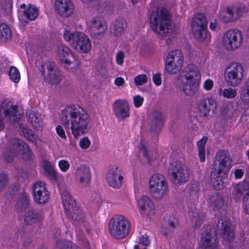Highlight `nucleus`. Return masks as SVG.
Here are the masks:
<instances>
[{"mask_svg": "<svg viewBox=\"0 0 249 249\" xmlns=\"http://www.w3.org/2000/svg\"><path fill=\"white\" fill-rule=\"evenodd\" d=\"M197 105L199 109H215L217 103L213 98H205L200 99Z\"/></svg>", "mask_w": 249, "mask_h": 249, "instance_id": "36", "label": "nucleus"}, {"mask_svg": "<svg viewBox=\"0 0 249 249\" xmlns=\"http://www.w3.org/2000/svg\"><path fill=\"white\" fill-rule=\"evenodd\" d=\"M22 107L20 104L7 99L3 101L0 105V109H18Z\"/></svg>", "mask_w": 249, "mask_h": 249, "instance_id": "45", "label": "nucleus"}, {"mask_svg": "<svg viewBox=\"0 0 249 249\" xmlns=\"http://www.w3.org/2000/svg\"><path fill=\"white\" fill-rule=\"evenodd\" d=\"M124 56V53L122 51L119 52L117 53L116 56V59L117 63L118 64L121 65L123 64Z\"/></svg>", "mask_w": 249, "mask_h": 249, "instance_id": "62", "label": "nucleus"}, {"mask_svg": "<svg viewBox=\"0 0 249 249\" xmlns=\"http://www.w3.org/2000/svg\"><path fill=\"white\" fill-rule=\"evenodd\" d=\"M217 243V238L213 236L212 230H205L201 234L199 249H216Z\"/></svg>", "mask_w": 249, "mask_h": 249, "instance_id": "21", "label": "nucleus"}, {"mask_svg": "<svg viewBox=\"0 0 249 249\" xmlns=\"http://www.w3.org/2000/svg\"><path fill=\"white\" fill-rule=\"evenodd\" d=\"M178 79L184 93L188 96L194 95L201 79L200 71L196 65L189 64L181 71Z\"/></svg>", "mask_w": 249, "mask_h": 249, "instance_id": "1", "label": "nucleus"}, {"mask_svg": "<svg viewBox=\"0 0 249 249\" xmlns=\"http://www.w3.org/2000/svg\"><path fill=\"white\" fill-rule=\"evenodd\" d=\"M124 177L122 171L117 166H111L107 173L106 180L107 184L114 188L119 189L123 185Z\"/></svg>", "mask_w": 249, "mask_h": 249, "instance_id": "19", "label": "nucleus"}, {"mask_svg": "<svg viewBox=\"0 0 249 249\" xmlns=\"http://www.w3.org/2000/svg\"><path fill=\"white\" fill-rule=\"evenodd\" d=\"M69 162L65 160H61L58 162V166L60 170L63 172H66L70 168Z\"/></svg>", "mask_w": 249, "mask_h": 249, "instance_id": "55", "label": "nucleus"}, {"mask_svg": "<svg viewBox=\"0 0 249 249\" xmlns=\"http://www.w3.org/2000/svg\"><path fill=\"white\" fill-rule=\"evenodd\" d=\"M207 136H203L202 138L197 142V146L198 149V156L200 161L203 162L205 161V146L207 142Z\"/></svg>", "mask_w": 249, "mask_h": 249, "instance_id": "40", "label": "nucleus"}, {"mask_svg": "<svg viewBox=\"0 0 249 249\" xmlns=\"http://www.w3.org/2000/svg\"><path fill=\"white\" fill-rule=\"evenodd\" d=\"M9 76L10 79L15 83L18 82L20 79V75L18 70L14 66L10 68Z\"/></svg>", "mask_w": 249, "mask_h": 249, "instance_id": "46", "label": "nucleus"}, {"mask_svg": "<svg viewBox=\"0 0 249 249\" xmlns=\"http://www.w3.org/2000/svg\"><path fill=\"white\" fill-rule=\"evenodd\" d=\"M12 36V32L9 27L4 23L0 24V40L5 41L10 40Z\"/></svg>", "mask_w": 249, "mask_h": 249, "instance_id": "42", "label": "nucleus"}, {"mask_svg": "<svg viewBox=\"0 0 249 249\" xmlns=\"http://www.w3.org/2000/svg\"><path fill=\"white\" fill-rule=\"evenodd\" d=\"M172 181L176 185H181L190 178V172L180 161H174L170 164L169 170Z\"/></svg>", "mask_w": 249, "mask_h": 249, "instance_id": "9", "label": "nucleus"}, {"mask_svg": "<svg viewBox=\"0 0 249 249\" xmlns=\"http://www.w3.org/2000/svg\"><path fill=\"white\" fill-rule=\"evenodd\" d=\"M42 164L45 175L50 180L56 181L57 179V174L51 163L47 160L44 159L42 161Z\"/></svg>", "mask_w": 249, "mask_h": 249, "instance_id": "32", "label": "nucleus"}, {"mask_svg": "<svg viewBox=\"0 0 249 249\" xmlns=\"http://www.w3.org/2000/svg\"><path fill=\"white\" fill-rule=\"evenodd\" d=\"M24 110H4L5 116H9V119L14 122H18L24 115Z\"/></svg>", "mask_w": 249, "mask_h": 249, "instance_id": "39", "label": "nucleus"}, {"mask_svg": "<svg viewBox=\"0 0 249 249\" xmlns=\"http://www.w3.org/2000/svg\"><path fill=\"white\" fill-rule=\"evenodd\" d=\"M153 80L154 83L157 86H159L161 83V79L160 78V74L159 73L153 75Z\"/></svg>", "mask_w": 249, "mask_h": 249, "instance_id": "64", "label": "nucleus"}, {"mask_svg": "<svg viewBox=\"0 0 249 249\" xmlns=\"http://www.w3.org/2000/svg\"><path fill=\"white\" fill-rule=\"evenodd\" d=\"M46 183L45 182L38 181L33 186V197L34 201L39 204L46 203L50 197Z\"/></svg>", "mask_w": 249, "mask_h": 249, "instance_id": "17", "label": "nucleus"}, {"mask_svg": "<svg viewBox=\"0 0 249 249\" xmlns=\"http://www.w3.org/2000/svg\"><path fill=\"white\" fill-rule=\"evenodd\" d=\"M90 141L88 137H85L79 142V146L82 149H86L88 148L90 145Z\"/></svg>", "mask_w": 249, "mask_h": 249, "instance_id": "56", "label": "nucleus"}, {"mask_svg": "<svg viewBox=\"0 0 249 249\" xmlns=\"http://www.w3.org/2000/svg\"><path fill=\"white\" fill-rule=\"evenodd\" d=\"M244 74V69L240 63L232 62L229 64L225 68L224 79L229 86L235 87L242 81Z\"/></svg>", "mask_w": 249, "mask_h": 249, "instance_id": "8", "label": "nucleus"}, {"mask_svg": "<svg viewBox=\"0 0 249 249\" xmlns=\"http://www.w3.org/2000/svg\"><path fill=\"white\" fill-rule=\"evenodd\" d=\"M199 190L200 185L199 183H196L192 184L189 190L190 195L193 196L194 195H197Z\"/></svg>", "mask_w": 249, "mask_h": 249, "instance_id": "58", "label": "nucleus"}, {"mask_svg": "<svg viewBox=\"0 0 249 249\" xmlns=\"http://www.w3.org/2000/svg\"><path fill=\"white\" fill-rule=\"evenodd\" d=\"M110 235L117 239L124 238L129 233L130 223L129 220L123 215H118L112 218L108 225Z\"/></svg>", "mask_w": 249, "mask_h": 249, "instance_id": "5", "label": "nucleus"}, {"mask_svg": "<svg viewBox=\"0 0 249 249\" xmlns=\"http://www.w3.org/2000/svg\"><path fill=\"white\" fill-rule=\"evenodd\" d=\"M249 189V184L246 182L238 183L234 188L232 192L233 198L236 201L240 200L243 194Z\"/></svg>", "mask_w": 249, "mask_h": 249, "instance_id": "34", "label": "nucleus"}, {"mask_svg": "<svg viewBox=\"0 0 249 249\" xmlns=\"http://www.w3.org/2000/svg\"><path fill=\"white\" fill-rule=\"evenodd\" d=\"M215 160L218 162V167H213L212 171H214L217 175L227 177L231 163L229 153L226 150H219L216 154Z\"/></svg>", "mask_w": 249, "mask_h": 249, "instance_id": "12", "label": "nucleus"}, {"mask_svg": "<svg viewBox=\"0 0 249 249\" xmlns=\"http://www.w3.org/2000/svg\"><path fill=\"white\" fill-rule=\"evenodd\" d=\"M207 21L206 17L201 13L196 14L193 18L192 26L193 35L198 41L203 40L207 36Z\"/></svg>", "mask_w": 249, "mask_h": 249, "instance_id": "14", "label": "nucleus"}, {"mask_svg": "<svg viewBox=\"0 0 249 249\" xmlns=\"http://www.w3.org/2000/svg\"><path fill=\"white\" fill-rule=\"evenodd\" d=\"M26 114L27 120L33 128L36 131H42L43 122L41 114L36 110H27Z\"/></svg>", "mask_w": 249, "mask_h": 249, "instance_id": "25", "label": "nucleus"}, {"mask_svg": "<svg viewBox=\"0 0 249 249\" xmlns=\"http://www.w3.org/2000/svg\"><path fill=\"white\" fill-rule=\"evenodd\" d=\"M55 249H80L79 247L71 241H63L57 243Z\"/></svg>", "mask_w": 249, "mask_h": 249, "instance_id": "43", "label": "nucleus"}, {"mask_svg": "<svg viewBox=\"0 0 249 249\" xmlns=\"http://www.w3.org/2000/svg\"><path fill=\"white\" fill-rule=\"evenodd\" d=\"M243 42L242 33L238 29L230 30L223 36V43L228 50L239 48Z\"/></svg>", "mask_w": 249, "mask_h": 249, "instance_id": "15", "label": "nucleus"}, {"mask_svg": "<svg viewBox=\"0 0 249 249\" xmlns=\"http://www.w3.org/2000/svg\"><path fill=\"white\" fill-rule=\"evenodd\" d=\"M17 156L15 152L12 151L9 147L4 153V157L5 160L9 162H12L14 158Z\"/></svg>", "mask_w": 249, "mask_h": 249, "instance_id": "52", "label": "nucleus"}, {"mask_svg": "<svg viewBox=\"0 0 249 249\" xmlns=\"http://www.w3.org/2000/svg\"><path fill=\"white\" fill-rule=\"evenodd\" d=\"M143 101V98L140 95H136L133 97V102L136 108L141 106Z\"/></svg>", "mask_w": 249, "mask_h": 249, "instance_id": "60", "label": "nucleus"}, {"mask_svg": "<svg viewBox=\"0 0 249 249\" xmlns=\"http://www.w3.org/2000/svg\"><path fill=\"white\" fill-rule=\"evenodd\" d=\"M220 227V235L225 242L232 241L235 238V231L233 226L230 220H222Z\"/></svg>", "mask_w": 249, "mask_h": 249, "instance_id": "23", "label": "nucleus"}, {"mask_svg": "<svg viewBox=\"0 0 249 249\" xmlns=\"http://www.w3.org/2000/svg\"><path fill=\"white\" fill-rule=\"evenodd\" d=\"M20 8L23 9V15L29 20H34L38 16V9L35 5L32 4L26 5L23 3L20 5Z\"/></svg>", "mask_w": 249, "mask_h": 249, "instance_id": "28", "label": "nucleus"}, {"mask_svg": "<svg viewBox=\"0 0 249 249\" xmlns=\"http://www.w3.org/2000/svg\"><path fill=\"white\" fill-rule=\"evenodd\" d=\"M237 95L236 91L231 88H228L224 89L223 95L227 98L230 99L234 98Z\"/></svg>", "mask_w": 249, "mask_h": 249, "instance_id": "53", "label": "nucleus"}, {"mask_svg": "<svg viewBox=\"0 0 249 249\" xmlns=\"http://www.w3.org/2000/svg\"><path fill=\"white\" fill-rule=\"evenodd\" d=\"M63 36L64 39L69 42L77 51L82 53H87L91 49V44L89 37L83 33L76 32L71 33L65 31Z\"/></svg>", "mask_w": 249, "mask_h": 249, "instance_id": "6", "label": "nucleus"}, {"mask_svg": "<svg viewBox=\"0 0 249 249\" xmlns=\"http://www.w3.org/2000/svg\"><path fill=\"white\" fill-rule=\"evenodd\" d=\"M55 5L61 16L68 17L73 13L74 6L71 0H55Z\"/></svg>", "mask_w": 249, "mask_h": 249, "instance_id": "26", "label": "nucleus"}, {"mask_svg": "<svg viewBox=\"0 0 249 249\" xmlns=\"http://www.w3.org/2000/svg\"><path fill=\"white\" fill-rule=\"evenodd\" d=\"M57 55L67 69H69L71 65V69L77 70L80 67V61L67 46H59L57 49Z\"/></svg>", "mask_w": 249, "mask_h": 249, "instance_id": "11", "label": "nucleus"}, {"mask_svg": "<svg viewBox=\"0 0 249 249\" xmlns=\"http://www.w3.org/2000/svg\"><path fill=\"white\" fill-rule=\"evenodd\" d=\"M150 22L152 29L163 36L170 35L173 31L170 15L165 9H157L150 15Z\"/></svg>", "mask_w": 249, "mask_h": 249, "instance_id": "2", "label": "nucleus"}, {"mask_svg": "<svg viewBox=\"0 0 249 249\" xmlns=\"http://www.w3.org/2000/svg\"><path fill=\"white\" fill-rule=\"evenodd\" d=\"M178 225L177 220L174 217H170L167 221H165L162 225V233L164 236L168 237L172 236L175 232Z\"/></svg>", "mask_w": 249, "mask_h": 249, "instance_id": "29", "label": "nucleus"}, {"mask_svg": "<svg viewBox=\"0 0 249 249\" xmlns=\"http://www.w3.org/2000/svg\"><path fill=\"white\" fill-rule=\"evenodd\" d=\"M140 150L142 151V152H143V153H142L143 156L145 158L147 159L148 162L149 163H150V159H149V157L148 151H147L146 146H145L144 143H143L142 142V141L140 142Z\"/></svg>", "mask_w": 249, "mask_h": 249, "instance_id": "61", "label": "nucleus"}, {"mask_svg": "<svg viewBox=\"0 0 249 249\" xmlns=\"http://www.w3.org/2000/svg\"><path fill=\"white\" fill-rule=\"evenodd\" d=\"M213 84V83L212 80L208 79L204 83L203 87L205 89L209 90L212 89Z\"/></svg>", "mask_w": 249, "mask_h": 249, "instance_id": "63", "label": "nucleus"}, {"mask_svg": "<svg viewBox=\"0 0 249 249\" xmlns=\"http://www.w3.org/2000/svg\"><path fill=\"white\" fill-rule=\"evenodd\" d=\"M137 206L142 217L152 216L155 214L154 205L149 197L143 196L137 201Z\"/></svg>", "mask_w": 249, "mask_h": 249, "instance_id": "20", "label": "nucleus"}, {"mask_svg": "<svg viewBox=\"0 0 249 249\" xmlns=\"http://www.w3.org/2000/svg\"><path fill=\"white\" fill-rule=\"evenodd\" d=\"M124 28L123 21L116 20L111 25L110 33L114 36H119L123 33Z\"/></svg>", "mask_w": 249, "mask_h": 249, "instance_id": "41", "label": "nucleus"}, {"mask_svg": "<svg viewBox=\"0 0 249 249\" xmlns=\"http://www.w3.org/2000/svg\"><path fill=\"white\" fill-rule=\"evenodd\" d=\"M71 129L74 138L77 139L81 135H84L88 132V129L90 119L88 113L85 110L76 112L71 111Z\"/></svg>", "mask_w": 249, "mask_h": 249, "instance_id": "3", "label": "nucleus"}, {"mask_svg": "<svg viewBox=\"0 0 249 249\" xmlns=\"http://www.w3.org/2000/svg\"><path fill=\"white\" fill-rule=\"evenodd\" d=\"M9 180V176L3 172L0 173V192L7 185Z\"/></svg>", "mask_w": 249, "mask_h": 249, "instance_id": "50", "label": "nucleus"}, {"mask_svg": "<svg viewBox=\"0 0 249 249\" xmlns=\"http://www.w3.org/2000/svg\"><path fill=\"white\" fill-rule=\"evenodd\" d=\"M222 175H217L214 171H212L211 172V184L216 190H220L224 187L223 179L226 178L227 177H224Z\"/></svg>", "mask_w": 249, "mask_h": 249, "instance_id": "33", "label": "nucleus"}, {"mask_svg": "<svg viewBox=\"0 0 249 249\" xmlns=\"http://www.w3.org/2000/svg\"><path fill=\"white\" fill-rule=\"evenodd\" d=\"M148 78L146 74H140L134 78V82L137 86H141L147 82Z\"/></svg>", "mask_w": 249, "mask_h": 249, "instance_id": "51", "label": "nucleus"}, {"mask_svg": "<svg viewBox=\"0 0 249 249\" xmlns=\"http://www.w3.org/2000/svg\"><path fill=\"white\" fill-rule=\"evenodd\" d=\"M57 135L62 139H66V136L63 127L61 125H57L55 128Z\"/></svg>", "mask_w": 249, "mask_h": 249, "instance_id": "59", "label": "nucleus"}, {"mask_svg": "<svg viewBox=\"0 0 249 249\" xmlns=\"http://www.w3.org/2000/svg\"><path fill=\"white\" fill-rule=\"evenodd\" d=\"M114 109H129V106L127 101L124 99H118L113 104Z\"/></svg>", "mask_w": 249, "mask_h": 249, "instance_id": "47", "label": "nucleus"}, {"mask_svg": "<svg viewBox=\"0 0 249 249\" xmlns=\"http://www.w3.org/2000/svg\"><path fill=\"white\" fill-rule=\"evenodd\" d=\"M9 147L17 155H22L24 159L28 160H32L33 152L29 145L23 141L18 138L11 139L9 141Z\"/></svg>", "mask_w": 249, "mask_h": 249, "instance_id": "16", "label": "nucleus"}, {"mask_svg": "<svg viewBox=\"0 0 249 249\" xmlns=\"http://www.w3.org/2000/svg\"><path fill=\"white\" fill-rule=\"evenodd\" d=\"M230 7L232 10L234 20H236L249 11V4L245 3H236L231 5Z\"/></svg>", "mask_w": 249, "mask_h": 249, "instance_id": "30", "label": "nucleus"}, {"mask_svg": "<svg viewBox=\"0 0 249 249\" xmlns=\"http://www.w3.org/2000/svg\"><path fill=\"white\" fill-rule=\"evenodd\" d=\"M209 204L214 211H218L224 207L225 199L220 194L216 193L210 196Z\"/></svg>", "mask_w": 249, "mask_h": 249, "instance_id": "31", "label": "nucleus"}, {"mask_svg": "<svg viewBox=\"0 0 249 249\" xmlns=\"http://www.w3.org/2000/svg\"><path fill=\"white\" fill-rule=\"evenodd\" d=\"M61 197L68 218L73 221L83 222L85 219V215L76 206L75 201L70 193L66 190H64L61 193Z\"/></svg>", "mask_w": 249, "mask_h": 249, "instance_id": "4", "label": "nucleus"}, {"mask_svg": "<svg viewBox=\"0 0 249 249\" xmlns=\"http://www.w3.org/2000/svg\"><path fill=\"white\" fill-rule=\"evenodd\" d=\"M138 243L144 247L148 246L150 244L149 239L146 234L141 235L139 238Z\"/></svg>", "mask_w": 249, "mask_h": 249, "instance_id": "57", "label": "nucleus"}, {"mask_svg": "<svg viewBox=\"0 0 249 249\" xmlns=\"http://www.w3.org/2000/svg\"><path fill=\"white\" fill-rule=\"evenodd\" d=\"M232 14L230 6H229L220 11L219 18L224 22H232L235 21Z\"/></svg>", "mask_w": 249, "mask_h": 249, "instance_id": "38", "label": "nucleus"}, {"mask_svg": "<svg viewBox=\"0 0 249 249\" xmlns=\"http://www.w3.org/2000/svg\"><path fill=\"white\" fill-rule=\"evenodd\" d=\"M241 98L243 102H249V85H246L241 93Z\"/></svg>", "mask_w": 249, "mask_h": 249, "instance_id": "54", "label": "nucleus"}, {"mask_svg": "<svg viewBox=\"0 0 249 249\" xmlns=\"http://www.w3.org/2000/svg\"><path fill=\"white\" fill-rule=\"evenodd\" d=\"M29 197L26 193H24L19 198L17 202V206L20 210H22V209L27 208L29 206Z\"/></svg>", "mask_w": 249, "mask_h": 249, "instance_id": "44", "label": "nucleus"}, {"mask_svg": "<svg viewBox=\"0 0 249 249\" xmlns=\"http://www.w3.org/2000/svg\"><path fill=\"white\" fill-rule=\"evenodd\" d=\"M19 130L21 135L23 136L28 141L35 142L37 140V136L35 133L30 128L23 124H20L19 127Z\"/></svg>", "mask_w": 249, "mask_h": 249, "instance_id": "35", "label": "nucleus"}, {"mask_svg": "<svg viewBox=\"0 0 249 249\" xmlns=\"http://www.w3.org/2000/svg\"><path fill=\"white\" fill-rule=\"evenodd\" d=\"M149 190L151 196L157 200L165 198L169 193V186L164 177L157 173L151 177L149 180Z\"/></svg>", "mask_w": 249, "mask_h": 249, "instance_id": "7", "label": "nucleus"}, {"mask_svg": "<svg viewBox=\"0 0 249 249\" xmlns=\"http://www.w3.org/2000/svg\"><path fill=\"white\" fill-rule=\"evenodd\" d=\"M150 121V130L158 133L163 126L165 117L159 110H153Z\"/></svg>", "mask_w": 249, "mask_h": 249, "instance_id": "24", "label": "nucleus"}, {"mask_svg": "<svg viewBox=\"0 0 249 249\" xmlns=\"http://www.w3.org/2000/svg\"><path fill=\"white\" fill-rule=\"evenodd\" d=\"M88 26L91 36L96 38H102L107 29L105 22L99 17L91 18L88 23Z\"/></svg>", "mask_w": 249, "mask_h": 249, "instance_id": "18", "label": "nucleus"}, {"mask_svg": "<svg viewBox=\"0 0 249 249\" xmlns=\"http://www.w3.org/2000/svg\"><path fill=\"white\" fill-rule=\"evenodd\" d=\"M41 73L45 82L51 85H58L62 80V73L55 64L47 62L41 67Z\"/></svg>", "mask_w": 249, "mask_h": 249, "instance_id": "10", "label": "nucleus"}, {"mask_svg": "<svg viewBox=\"0 0 249 249\" xmlns=\"http://www.w3.org/2000/svg\"><path fill=\"white\" fill-rule=\"evenodd\" d=\"M129 110H114V114L119 121L129 116Z\"/></svg>", "mask_w": 249, "mask_h": 249, "instance_id": "49", "label": "nucleus"}, {"mask_svg": "<svg viewBox=\"0 0 249 249\" xmlns=\"http://www.w3.org/2000/svg\"><path fill=\"white\" fill-rule=\"evenodd\" d=\"M43 218L42 211L37 209H31L25 214L24 221L26 225L37 223L41 221Z\"/></svg>", "mask_w": 249, "mask_h": 249, "instance_id": "27", "label": "nucleus"}, {"mask_svg": "<svg viewBox=\"0 0 249 249\" xmlns=\"http://www.w3.org/2000/svg\"><path fill=\"white\" fill-rule=\"evenodd\" d=\"M242 208L245 213L249 214V190L243 197Z\"/></svg>", "mask_w": 249, "mask_h": 249, "instance_id": "48", "label": "nucleus"}, {"mask_svg": "<svg viewBox=\"0 0 249 249\" xmlns=\"http://www.w3.org/2000/svg\"><path fill=\"white\" fill-rule=\"evenodd\" d=\"M183 64V55L180 50H176L170 52L166 60V69L171 74L178 72Z\"/></svg>", "mask_w": 249, "mask_h": 249, "instance_id": "13", "label": "nucleus"}, {"mask_svg": "<svg viewBox=\"0 0 249 249\" xmlns=\"http://www.w3.org/2000/svg\"><path fill=\"white\" fill-rule=\"evenodd\" d=\"M205 218V214L200 211H196L193 212V216L192 218V222L194 223V228L197 229L200 228L202 224L204 219Z\"/></svg>", "mask_w": 249, "mask_h": 249, "instance_id": "37", "label": "nucleus"}, {"mask_svg": "<svg viewBox=\"0 0 249 249\" xmlns=\"http://www.w3.org/2000/svg\"><path fill=\"white\" fill-rule=\"evenodd\" d=\"M75 178L82 185L87 187L91 182V174L89 166L82 164L75 170Z\"/></svg>", "mask_w": 249, "mask_h": 249, "instance_id": "22", "label": "nucleus"}]
</instances>
